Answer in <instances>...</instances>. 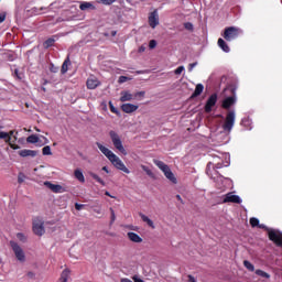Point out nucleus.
<instances>
[{"label":"nucleus","mask_w":282,"mask_h":282,"mask_svg":"<svg viewBox=\"0 0 282 282\" xmlns=\"http://www.w3.org/2000/svg\"><path fill=\"white\" fill-rule=\"evenodd\" d=\"M258 228H261V230H267L270 241H273V243H275V246H278L279 248H282V232L281 231L270 229V228H268V226H265L263 224H261V225L258 224Z\"/></svg>","instance_id":"f257e3e1"},{"label":"nucleus","mask_w":282,"mask_h":282,"mask_svg":"<svg viewBox=\"0 0 282 282\" xmlns=\"http://www.w3.org/2000/svg\"><path fill=\"white\" fill-rule=\"evenodd\" d=\"M153 163L155 164V166H158V169H160V171H162V173H164L165 177L170 182H172V184L177 183V178L175 177V174H173V171H171V167H169L166 163L155 159L153 160Z\"/></svg>","instance_id":"f03ea898"},{"label":"nucleus","mask_w":282,"mask_h":282,"mask_svg":"<svg viewBox=\"0 0 282 282\" xmlns=\"http://www.w3.org/2000/svg\"><path fill=\"white\" fill-rule=\"evenodd\" d=\"M225 91H230L231 96H229L223 100L221 107H223V109H230L232 107V105H235V102H237V88L235 86H231V87L225 89Z\"/></svg>","instance_id":"7ed1b4c3"},{"label":"nucleus","mask_w":282,"mask_h":282,"mask_svg":"<svg viewBox=\"0 0 282 282\" xmlns=\"http://www.w3.org/2000/svg\"><path fill=\"white\" fill-rule=\"evenodd\" d=\"M110 135V140L115 147V149H117V151H119V153H122V155H127V150L124 149V145H122V139H120V134H118V132L111 130L109 132Z\"/></svg>","instance_id":"20e7f679"},{"label":"nucleus","mask_w":282,"mask_h":282,"mask_svg":"<svg viewBox=\"0 0 282 282\" xmlns=\"http://www.w3.org/2000/svg\"><path fill=\"white\" fill-rule=\"evenodd\" d=\"M242 34L241 29L236 28V26H229L226 28L223 34V37L225 41H235L236 39H239V35Z\"/></svg>","instance_id":"39448f33"},{"label":"nucleus","mask_w":282,"mask_h":282,"mask_svg":"<svg viewBox=\"0 0 282 282\" xmlns=\"http://www.w3.org/2000/svg\"><path fill=\"white\" fill-rule=\"evenodd\" d=\"M235 110L228 111L223 123V130L225 131V133H230V131H232V127H235Z\"/></svg>","instance_id":"423d86ee"},{"label":"nucleus","mask_w":282,"mask_h":282,"mask_svg":"<svg viewBox=\"0 0 282 282\" xmlns=\"http://www.w3.org/2000/svg\"><path fill=\"white\" fill-rule=\"evenodd\" d=\"M10 247L13 250L15 259H18L20 263H25V251H23V248L14 240L10 241Z\"/></svg>","instance_id":"0eeeda50"},{"label":"nucleus","mask_w":282,"mask_h":282,"mask_svg":"<svg viewBox=\"0 0 282 282\" xmlns=\"http://www.w3.org/2000/svg\"><path fill=\"white\" fill-rule=\"evenodd\" d=\"M109 162H111V164H113L119 171H122L127 174L131 173V171L128 170L127 165H124L118 155H112V158L109 159Z\"/></svg>","instance_id":"6e6552de"},{"label":"nucleus","mask_w":282,"mask_h":282,"mask_svg":"<svg viewBox=\"0 0 282 282\" xmlns=\"http://www.w3.org/2000/svg\"><path fill=\"white\" fill-rule=\"evenodd\" d=\"M109 162H111V164H113L119 171H122L127 174L131 173V171L128 170L127 165H124L118 155H112V158L109 159Z\"/></svg>","instance_id":"1a4fd4ad"},{"label":"nucleus","mask_w":282,"mask_h":282,"mask_svg":"<svg viewBox=\"0 0 282 282\" xmlns=\"http://www.w3.org/2000/svg\"><path fill=\"white\" fill-rule=\"evenodd\" d=\"M149 25L152 28V30H155L158 25H160V15L158 14V10H154L150 13L149 18Z\"/></svg>","instance_id":"9d476101"},{"label":"nucleus","mask_w":282,"mask_h":282,"mask_svg":"<svg viewBox=\"0 0 282 282\" xmlns=\"http://www.w3.org/2000/svg\"><path fill=\"white\" fill-rule=\"evenodd\" d=\"M33 232L34 235H37V237H43V235H45V226L42 220L33 221Z\"/></svg>","instance_id":"9b49d317"},{"label":"nucleus","mask_w":282,"mask_h":282,"mask_svg":"<svg viewBox=\"0 0 282 282\" xmlns=\"http://www.w3.org/2000/svg\"><path fill=\"white\" fill-rule=\"evenodd\" d=\"M215 105H217V94H212L205 104V113H210Z\"/></svg>","instance_id":"f8f14e48"},{"label":"nucleus","mask_w":282,"mask_h":282,"mask_svg":"<svg viewBox=\"0 0 282 282\" xmlns=\"http://www.w3.org/2000/svg\"><path fill=\"white\" fill-rule=\"evenodd\" d=\"M19 132L17 130H11L9 132H3V131H0V140H4L6 143H10L12 142V138L13 140H17V135Z\"/></svg>","instance_id":"ddd939ff"},{"label":"nucleus","mask_w":282,"mask_h":282,"mask_svg":"<svg viewBox=\"0 0 282 282\" xmlns=\"http://www.w3.org/2000/svg\"><path fill=\"white\" fill-rule=\"evenodd\" d=\"M224 204H241V197L234 195L232 193H228L226 194L225 198H224Z\"/></svg>","instance_id":"4468645a"},{"label":"nucleus","mask_w":282,"mask_h":282,"mask_svg":"<svg viewBox=\"0 0 282 282\" xmlns=\"http://www.w3.org/2000/svg\"><path fill=\"white\" fill-rule=\"evenodd\" d=\"M119 100H120V102H131V100H134V96L129 90H122L120 93Z\"/></svg>","instance_id":"2eb2a0df"},{"label":"nucleus","mask_w":282,"mask_h":282,"mask_svg":"<svg viewBox=\"0 0 282 282\" xmlns=\"http://www.w3.org/2000/svg\"><path fill=\"white\" fill-rule=\"evenodd\" d=\"M138 109H139L138 105H133V104L121 105V111H123V113H133L138 111Z\"/></svg>","instance_id":"dca6fc26"},{"label":"nucleus","mask_w":282,"mask_h":282,"mask_svg":"<svg viewBox=\"0 0 282 282\" xmlns=\"http://www.w3.org/2000/svg\"><path fill=\"white\" fill-rule=\"evenodd\" d=\"M99 151L102 152V154L109 160L112 158V155H116L111 150H109L107 147L102 145L100 142L96 143Z\"/></svg>","instance_id":"f3484780"},{"label":"nucleus","mask_w":282,"mask_h":282,"mask_svg":"<svg viewBox=\"0 0 282 282\" xmlns=\"http://www.w3.org/2000/svg\"><path fill=\"white\" fill-rule=\"evenodd\" d=\"M21 158H36L39 155V151L36 150H21L19 152Z\"/></svg>","instance_id":"a211bd4d"},{"label":"nucleus","mask_w":282,"mask_h":282,"mask_svg":"<svg viewBox=\"0 0 282 282\" xmlns=\"http://www.w3.org/2000/svg\"><path fill=\"white\" fill-rule=\"evenodd\" d=\"M87 89H96L100 87V80L98 78H88L86 82Z\"/></svg>","instance_id":"6ab92c4d"},{"label":"nucleus","mask_w":282,"mask_h":282,"mask_svg":"<svg viewBox=\"0 0 282 282\" xmlns=\"http://www.w3.org/2000/svg\"><path fill=\"white\" fill-rule=\"evenodd\" d=\"M45 186L47 188H50V191H52L53 193H63V186L61 185H56V184H52L51 182L46 181Z\"/></svg>","instance_id":"aec40b11"},{"label":"nucleus","mask_w":282,"mask_h":282,"mask_svg":"<svg viewBox=\"0 0 282 282\" xmlns=\"http://www.w3.org/2000/svg\"><path fill=\"white\" fill-rule=\"evenodd\" d=\"M79 10H82L83 12L87 11V10H96V6H94L93 2H80L79 4Z\"/></svg>","instance_id":"412c9836"},{"label":"nucleus","mask_w":282,"mask_h":282,"mask_svg":"<svg viewBox=\"0 0 282 282\" xmlns=\"http://www.w3.org/2000/svg\"><path fill=\"white\" fill-rule=\"evenodd\" d=\"M128 239H130V241L133 243H142V237L133 231L128 232Z\"/></svg>","instance_id":"4be33fe9"},{"label":"nucleus","mask_w":282,"mask_h":282,"mask_svg":"<svg viewBox=\"0 0 282 282\" xmlns=\"http://www.w3.org/2000/svg\"><path fill=\"white\" fill-rule=\"evenodd\" d=\"M218 47H220V50H223V52H226V54H228V52H230V46H228V43H226V41L224 39H218Z\"/></svg>","instance_id":"5701e85b"},{"label":"nucleus","mask_w":282,"mask_h":282,"mask_svg":"<svg viewBox=\"0 0 282 282\" xmlns=\"http://www.w3.org/2000/svg\"><path fill=\"white\" fill-rule=\"evenodd\" d=\"M69 65H72V62L69 61V56H67L62 64L61 74H67L69 70Z\"/></svg>","instance_id":"b1692460"},{"label":"nucleus","mask_w":282,"mask_h":282,"mask_svg":"<svg viewBox=\"0 0 282 282\" xmlns=\"http://www.w3.org/2000/svg\"><path fill=\"white\" fill-rule=\"evenodd\" d=\"M139 217H141L142 221L148 224L150 228L155 229V224H153V220H151V218H149L147 215L140 213Z\"/></svg>","instance_id":"393cba45"},{"label":"nucleus","mask_w":282,"mask_h":282,"mask_svg":"<svg viewBox=\"0 0 282 282\" xmlns=\"http://www.w3.org/2000/svg\"><path fill=\"white\" fill-rule=\"evenodd\" d=\"M72 273V271H69V269H65L62 273L61 276L58 279L57 282H67L69 280V274Z\"/></svg>","instance_id":"a878e982"},{"label":"nucleus","mask_w":282,"mask_h":282,"mask_svg":"<svg viewBox=\"0 0 282 282\" xmlns=\"http://www.w3.org/2000/svg\"><path fill=\"white\" fill-rule=\"evenodd\" d=\"M203 91H204V85L197 84L194 93L192 94V98H197V96H202Z\"/></svg>","instance_id":"bb28decb"},{"label":"nucleus","mask_w":282,"mask_h":282,"mask_svg":"<svg viewBox=\"0 0 282 282\" xmlns=\"http://www.w3.org/2000/svg\"><path fill=\"white\" fill-rule=\"evenodd\" d=\"M74 175L78 182H82V184H85V175L80 170H75Z\"/></svg>","instance_id":"cd10ccee"},{"label":"nucleus","mask_w":282,"mask_h":282,"mask_svg":"<svg viewBox=\"0 0 282 282\" xmlns=\"http://www.w3.org/2000/svg\"><path fill=\"white\" fill-rule=\"evenodd\" d=\"M26 142L29 144H36V142H39V137H36V134H31L26 138Z\"/></svg>","instance_id":"c85d7f7f"},{"label":"nucleus","mask_w":282,"mask_h":282,"mask_svg":"<svg viewBox=\"0 0 282 282\" xmlns=\"http://www.w3.org/2000/svg\"><path fill=\"white\" fill-rule=\"evenodd\" d=\"M90 177H93V180H96L98 182V184H101V186H106L107 184L102 181V178H100V176H98V174L90 172Z\"/></svg>","instance_id":"c756f323"},{"label":"nucleus","mask_w":282,"mask_h":282,"mask_svg":"<svg viewBox=\"0 0 282 282\" xmlns=\"http://www.w3.org/2000/svg\"><path fill=\"white\" fill-rule=\"evenodd\" d=\"M256 274L258 276H262L263 279H270V274H268V272H265L261 269L256 270Z\"/></svg>","instance_id":"7c9ffc66"},{"label":"nucleus","mask_w":282,"mask_h":282,"mask_svg":"<svg viewBox=\"0 0 282 282\" xmlns=\"http://www.w3.org/2000/svg\"><path fill=\"white\" fill-rule=\"evenodd\" d=\"M243 265L247 268V270H249V272H254V264H252L250 261L245 260Z\"/></svg>","instance_id":"2f4dec72"},{"label":"nucleus","mask_w":282,"mask_h":282,"mask_svg":"<svg viewBox=\"0 0 282 282\" xmlns=\"http://www.w3.org/2000/svg\"><path fill=\"white\" fill-rule=\"evenodd\" d=\"M54 43H56V40L50 37L47 39L45 42H44V47H53L54 46Z\"/></svg>","instance_id":"473e14b6"},{"label":"nucleus","mask_w":282,"mask_h":282,"mask_svg":"<svg viewBox=\"0 0 282 282\" xmlns=\"http://www.w3.org/2000/svg\"><path fill=\"white\" fill-rule=\"evenodd\" d=\"M249 224L252 228L259 227V218H254V217L250 218Z\"/></svg>","instance_id":"72a5a7b5"},{"label":"nucleus","mask_w":282,"mask_h":282,"mask_svg":"<svg viewBox=\"0 0 282 282\" xmlns=\"http://www.w3.org/2000/svg\"><path fill=\"white\" fill-rule=\"evenodd\" d=\"M42 154L43 155H52V148L50 145H45L43 149H42Z\"/></svg>","instance_id":"f704fd0d"},{"label":"nucleus","mask_w":282,"mask_h":282,"mask_svg":"<svg viewBox=\"0 0 282 282\" xmlns=\"http://www.w3.org/2000/svg\"><path fill=\"white\" fill-rule=\"evenodd\" d=\"M142 171H144V173H147V175H149V177H153V171H151V169H149V166L147 165H141Z\"/></svg>","instance_id":"c9c22d12"},{"label":"nucleus","mask_w":282,"mask_h":282,"mask_svg":"<svg viewBox=\"0 0 282 282\" xmlns=\"http://www.w3.org/2000/svg\"><path fill=\"white\" fill-rule=\"evenodd\" d=\"M97 3H102L104 6H111L112 3H116V0H96Z\"/></svg>","instance_id":"e433bc0d"},{"label":"nucleus","mask_w":282,"mask_h":282,"mask_svg":"<svg viewBox=\"0 0 282 282\" xmlns=\"http://www.w3.org/2000/svg\"><path fill=\"white\" fill-rule=\"evenodd\" d=\"M25 182V174L23 172H20L18 174V184H23Z\"/></svg>","instance_id":"4c0bfd02"},{"label":"nucleus","mask_w":282,"mask_h":282,"mask_svg":"<svg viewBox=\"0 0 282 282\" xmlns=\"http://www.w3.org/2000/svg\"><path fill=\"white\" fill-rule=\"evenodd\" d=\"M109 109L111 111V113H116L117 116H120V111H118L115 107H113V102L109 101Z\"/></svg>","instance_id":"58836bf2"},{"label":"nucleus","mask_w":282,"mask_h":282,"mask_svg":"<svg viewBox=\"0 0 282 282\" xmlns=\"http://www.w3.org/2000/svg\"><path fill=\"white\" fill-rule=\"evenodd\" d=\"M14 76L18 80H23V73H20L18 68L14 69Z\"/></svg>","instance_id":"ea45409f"},{"label":"nucleus","mask_w":282,"mask_h":282,"mask_svg":"<svg viewBox=\"0 0 282 282\" xmlns=\"http://www.w3.org/2000/svg\"><path fill=\"white\" fill-rule=\"evenodd\" d=\"M145 91H138L135 93L133 96H134V100H138L139 98H144L145 96Z\"/></svg>","instance_id":"a19ab883"},{"label":"nucleus","mask_w":282,"mask_h":282,"mask_svg":"<svg viewBox=\"0 0 282 282\" xmlns=\"http://www.w3.org/2000/svg\"><path fill=\"white\" fill-rule=\"evenodd\" d=\"M149 47L150 50H155V47H158V42L155 40H151L149 42Z\"/></svg>","instance_id":"79ce46f5"},{"label":"nucleus","mask_w":282,"mask_h":282,"mask_svg":"<svg viewBox=\"0 0 282 282\" xmlns=\"http://www.w3.org/2000/svg\"><path fill=\"white\" fill-rule=\"evenodd\" d=\"M10 149H13V151H18V149H21V147H19V144L12 143V141H9Z\"/></svg>","instance_id":"37998d69"},{"label":"nucleus","mask_w":282,"mask_h":282,"mask_svg":"<svg viewBox=\"0 0 282 282\" xmlns=\"http://www.w3.org/2000/svg\"><path fill=\"white\" fill-rule=\"evenodd\" d=\"M110 224H113V221H116V212L112 209V207H110Z\"/></svg>","instance_id":"c03bdc74"},{"label":"nucleus","mask_w":282,"mask_h":282,"mask_svg":"<svg viewBox=\"0 0 282 282\" xmlns=\"http://www.w3.org/2000/svg\"><path fill=\"white\" fill-rule=\"evenodd\" d=\"M182 72H184V66H178L175 70H174V74L176 76H180V74H182Z\"/></svg>","instance_id":"a18cd8bd"},{"label":"nucleus","mask_w":282,"mask_h":282,"mask_svg":"<svg viewBox=\"0 0 282 282\" xmlns=\"http://www.w3.org/2000/svg\"><path fill=\"white\" fill-rule=\"evenodd\" d=\"M127 80H129V77L127 76H120L118 79L119 85H122V83H127Z\"/></svg>","instance_id":"49530a36"},{"label":"nucleus","mask_w":282,"mask_h":282,"mask_svg":"<svg viewBox=\"0 0 282 282\" xmlns=\"http://www.w3.org/2000/svg\"><path fill=\"white\" fill-rule=\"evenodd\" d=\"M184 28H185V30L192 31L193 30V23L187 22V23L184 24Z\"/></svg>","instance_id":"de8ad7c7"},{"label":"nucleus","mask_w":282,"mask_h":282,"mask_svg":"<svg viewBox=\"0 0 282 282\" xmlns=\"http://www.w3.org/2000/svg\"><path fill=\"white\" fill-rule=\"evenodd\" d=\"M50 72H52L53 74H56V73H58V67H56L52 64L50 67Z\"/></svg>","instance_id":"09e8293b"},{"label":"nucleus","mask_w":282,"mask_h":282,"mask_svg":"<svg viewBox=\"0 0 282 282\" xmlns=\"http://www.w3.org/2000/svg\"><path fill=\"white\" fill-rule=\"evenodd\" d=\"M197 67V62L188 65V72H193V68Z\"/></svg>","instance_id":"8fccbe9b"},{"label":"nucleus","mask_w":282,"mask_h":282,"mask_svg":"<svg viewBox=\"0 0 282 282\" xmlns=\"http://www.w3.org/2000/svg\"><path fill=\"white\" fill-rule=\"evenodd\" d=\"M6 17H7L6 12L0 13V23H3V21H6Z\"/></svg>","instance_id":"3c124183"},{"label":"nucleus","mask_w":282,"mask_h":282,"mask_svg":"<svg viewBox=\"0 0 282 282\" xmlns=\"http://www.w3.org/2000/svg\"><path fill=\"white\" fill-rule=\"evenodd\" d=\"M75 208H76L77 210H83V208H85V205L76 203V204H75Z\"/></svg>","instance_id":"603ef678"},{"label":"nucleus","mask_w":282,"mask_h":282,"mask_svg":"<svg viewBox=\"0 0 282 282\" xmlns=\"http://www.w3.org/2000/svg\"><path fill=\"white\" fill-rule=\"evenodd\" d=\"M187 278V282H197L193 275H188Z\"/></svg>","instance_id":"864d4df0"},{"label":"nucleus","mask_w":282,"mask_h":282,"mask_svg":"<svg viewBox=\"0 0 282 282\" xmlns=\"http://www.w3.org/2000/svg\"><path fill=\"white\" fill-rule=\"evenodd\" d=\"M215 169H224V163H217V164L215 165Z\"/></svg>","instance_id":"5fc2aeb1"},{"label":"nucleus","mask_w":282,"mask_h":282,"mask_svg":"<svg viewBox=\"0 0 282 282\" xmlns=\"http://www.w3.org/2000/svg\"><path fill=\"white\" fill-rule=\"evenodd\" d=\"M176 199H177L178 202H181V204H184V200L182 199V196H181V195H176Z\"/></svg>","instance_id":"6e6d98bb"},{"label":"nucleus","mask_w":282,"mask_h":282,"mask_svg":"<svg viewBox=\"0 0 282 282\" xmlns=\"http://www.w3.org/2000/svg\"><path fill=\"white\" fill-rule=\"evenodd\" d=\"M101 171H105V173H109V169L107 166H104Z\"/></svg>","instance_id":"4d7b16f0"},{"label":"nucleus","mask_w":282,"mask_h":282,"mask_svg":"<svg viewBox=\"0 0 282 282\" xmlns=\"http://www.w3.org/2000/svg\"><path fill=\"white\" fill-rule=\"evenodd\" d=\"M105 195L107 196V197H111V198H113V196L109 193V192H105Z\"/></svg>","instance_id":"13d9d810"},{"label":"nucleus","mask_w":282,"mask_h":282,"mask_svg":"<svg viewBox=\"0 0 282 282\" xmlns=\"http://www.w3.org/2000/svg\"><path fill=\"white\" fill-rule=\"evenodd\" d=\"M17 237L18 239H23V234H18Z\"/></svg>","instance_id":"bf43d9fd"},{"label":"nucleus","mask_w":282,"mask_h":282,"mask_svg":"<svg viewBox=\"0 0 282 282\" xmlns=\"http://www.w3.org/2000/svg\"><path fill=\"white\" fill-rule=\"evenodd\" d=\"M126 1H127V3L133 4V2H134L135 0H126Z\"/></svg>","instance_id":"052dcab7"},{"label":"nucleus","mask_w":282,"mask_h":282,"mask_svg":"<svg viewBox=\"0 0 282 282\" xmlns=\"http://www.w3.org/2000/svg\"><path fill=\"white\" fill-rule=\"evenodd\" d=\"M94 212L97 214V215H100V209H94Z\"/></svg>","instance_id":"680f3d73"},{"label":"nucleus","mask_w":282,"mask_h":282,"mask_svg":"<svg viewBox=\"0 0 282 282\" xmlns=\"http://www.w3.org/2000/svg\"><path fill=\"white\" fill-rule=\"evenodd\" d=\"M116 34H118L116 31L111 32V36H116Z\"/></svg>","instance_id":"e2e57ef3"},{"label":"nucleus","mask_w":282,"mask_h":282,"mask_svg":"<svg viewBox=\"0 0 282 282\" xmlns=\"http://www.w3.org/2000/svg\"><path fill=\"white\" fill-rule=\"evenodd\" d=\"M139 51H140V52H144V47L141 46V47L139 48Z\"/></svg>","instance_id":"0e129e2a"},{"label":"nucleus","mask_w":282,"mask_h":282,"mask_svg":"<svg viewBox=\"0 0 282 282\" xmlns=\"http://www.w3.org/2000/svg\"><path fill=\"white\" fill-rule=\"evenodd\" d=\"M135 282H144L143 280H141V279H138V280H135Z\"/></svg>","instance_id":"69168bd1"},{"label":"nucleus","mask_w":282,"mask_h":282,"mask_svg":"<svg viewBox=\"0 0 282 282\" xmlns=\"http://www.w3.org/2000/svg\"><path fill=\"white\" fill-rule=\"evenodd\" d=\"M1 129H3V126L0 124V131H1Z\"/></svg>","instance_id":"338daca9"},{"label":"nucleus","mask_w":282,"mask_h":282,"mask_svg":"<svg viewBox=\"0 0 282 282\" xmlns=\"http://www.w3.org/2000/svg\"><path fill=\"white\" fill-rule=\"evenodd\" d=\"M43 89V91H45V88H42Z\"/></svg>","instance_id":"774afa93"}]
</instances>
